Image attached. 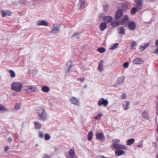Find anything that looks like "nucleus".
I'll use <instances>...</instances> for the list:
<instances>
[{
  "instance_id": "1",
  "label": "nucleus",
  "mask_w": 158,
  "mask_h": 158,
  "mask_svg": "<svg viewBox=\"0 0 158 158\" xmlns=\"http://www.w3.org/2000/svg\"><path fill=\"white\" fill-rule=\"evenodd\" d=\"M38 114V118L41 121H45L47 119V115L45 109L43 107H38L36 108Z\"/></svg>"
},
{
  "instance_id": "2",
  "label": "nucleus",
  "mask_w": 158,
  "mask_h": 158,
  "mask_svg": "<svg viewBox=\"0 0 158 158\" xmlns=\"http://www.w3.org/2000/svg\"><path fill=\"white\" fill-rule=\"evenodd\" d=\"M11 89L17 92H20L22 89L21 84L18 82H14L11 84Z\"/></svg>"
},
{
  "instance_id": "3",
  "label": "nucleus",
  "mask_w": 158,
  "mask_h": 158,
  "mask_svg": "<svg viewBox=\"0 0 158 158\" xmlns=\"http://www.w3.org/2000/svg\"><path fill=\"white\" fill-rule=\"evenodd\" d=\"M97 104L99 106H102L106 107L108 105L109 102L107 99H104L103 98H102L99 99Z\"/></svg>"
},
{
  "instance_id": "4",
  "label": "nucleus",
  "mask_w": 158,
  "mask_h": 158,
  "mask_svg": "<svg viewBox=\"0 0 158 158\" xmlns=\"http://www.w3.org/2000/svg\"><path fill=\"white\" fill-rule=\"evenodd\" d=\"M24 89L27 93H31L38 91V89L34 86H26Z\"/></svg>"
},
{
  "instance_id": "5",
  "label": "nucleus",
  "mask_w": 158,
  "mask_h": 158,
  "mask_svg": "<svg viewBox=\"0 0 158 158\" xmlns=\"http://www.w3.org/2000/svg\"><path fill=\"white\" fill-rule=\"evenodd\" d=\"M73 66V65L72 61L71 60L69 61L67 63L64 68V71L66 75L67 73L71 71V69Z\"/></svg>"
},
{
  "instance_id": "6",
  "label": "nucleus",
  "mask_w": 158,
  "mask_h": 158,
  "mask_svg": "<svg viewBox=\"0 0 158 158\" xmlns=\"http://www.w3.org/2000/svg\"><path fill=\"white\" fill-rule=\"evenodd\" d=\"M66 158H78V157L75 155L74 150L73 149H70L68 153L66 156Z\"/></svg>"
},
{
  "instance_id": "7",
  "label": "nucleus",
  "mask_w": 158,
  "mask_h": 158,
  "mask_svg": "<svg viewBox=\"0 0 158 158\" xmlns=\"http://www.w3.org/2000/svg\"><path fill=\"white\" fill-rule=\"evenodd\" d=\"M53 28L52 29L50 33L52 34L58 33L60 31V26L57 24H54L53 25Z\"/></svg>"
},
{
  "instance_id": "8",
  "label": "nucleus",
  "mask_w": 158,
  "mask_h": 158,
  "mask_svg": "<svg viewBox=\"0 0 158 158\" xmlns=\"http://www.w3.org/2000/svg\"><path fill=\"white\" fill-rule=\"evenodd\" d=\"M112 145L114 148L117 150L123 149L126 150L127 148V147L126 146L119 144H113Z\"/></svg>"
},
{
  "instance_id": "9",
  "label": "nucleus",
  "mask_w": 158,
  "mask_h": 158,
  "mask_svg": "<svg viewBox=\"0 0 158 158\" xmlns=\"http://www.w3.org/2000/svg\"><path fill=\"white\" fill-rule=\"evenodd\" d=\"M70 102L74 105H78V99L76 97H73L70 98L69 99Z\"/></svg>"
},
{
  "instance_id": "10",
  "label": "nucleus",
  "mask_w": 158,
  "mask_h": 158,
  "mask_svg": "<svg viewBox=\"0 0 158 158\" xmlns=\"http://www.w3.org/2000/svg\"><path fill=\"white\" fill-rule=\"evenodd\" d=\"M128 26L130 29L132 31H134L136 29V24L134 22L132 21L128 22Z\"/></svg>"
},
{
  "instance_id": "11",
  "label": "nucleus",
  "mask_w": 158,
  "mask_h": 158,
  "mask_svg": "<svg viewBox=\"0 0 158 158\" xmlns=\"http://www.w3.org/2000/svg\"><path fill=\"white\" fill-rule=\"evenodd\" d=\"M123 15V11L121 10H118L116 13L115 19L116 20L119 19Z\"/></svg>"
},
{
  "instance_id": "12",
  "label": "nucleus",
  "mask_w": 158,
  "mask_h": 158,
  "mask_svg": "<svg viewBox=\"0 0 158 158\" xmlns=\"http://www.w3.org/2000/svg\"><path fill=\"white\" fill-rule=\"evenodd\" d=\"M134 64H142L143 63V61L140 58H136L133 60Z\"/></svg>"
},
{
  "instance_id": "13",
  "label": "nucleus",
  "mask_w": 158,
  "mask_h": 158,
  "mask_svg": "<svg viewBox=\"0 0 158 158\" xmlns=\"http://www.w3.org/2000/svg\"><path fill=\"white\" fill-rule=\"evenodd\" d=\"M123 107L124 110H128L130 108V102L127 101L124 102Z\"/></svg>"
},
{
  "instance_id": "14",
  "label": "nucleus",
  "mask_w": 158,
  "mask_h": 158,
  "mask_svg": "<svg viewBox=\"0 0 158 158\" xmlns=\"http://www.w3.org/2000/svg\"><path fill=\"white\" fill-rule=\"evenodd\" d=\"M96 136L98 139L101 141H104L105 139V137L102 133H97L96 134Z\"/></svg>"
},
{
  "instance_id": "15",
  "label": "nucleus",
  "mask_w": 158,
  "mask_h": 158,
  "mask_svg": "<svg viewBox=\"0 0 158 158\" xmlns=\"http://www.w3.org/2000/svg\"><path fill=\"white\" fill-rule=\"evenodd\" d=\"M136 2V5L135 6L136 8L138 10H141L143 8L142 6V3L143 2V1H140L139 2Z\"/></svg>"
},
{
  "instance_id": "16",
  "label": "nucleus",
  "mask_w": 158,
  "mask_h": 158,
  "mask_svg": "<svg viewBox=\"0 0 158 158\" xmlns=\"http://www.w3.org/2000/svg\"><path fill=\"white\" fill-rule=\"evenodd\" d=\"M37 25L38 26L42 25L45 26H48L47 23L46 21L42 20H39L37 22Z\"/></svg>"
},
{
  "instance_id": "17",
  "label": "nucleus",
  "mask_w": 158,
  "mask_h": 158,
  "mask_svg": "<svg viewBox=\"0 0 158 158\" xmlns=\"http://www.w3.org/2000/svg\"><path fill=\"white\" fill-rule=\"evenodd\" d=\"M103 60H101L99 64L98 69L100 72H102L103 70Z\"/></svg>"
},
{
  "instance_id": "18",
  "label": "nucleus",
  "mask_w": 158,
  "mask_h": 158,
  "mask_svg": "<svg viewBox=\"0 0 158 158\" xmlns=\"http://www.w3.org/2000/svg\"><path fill=\"white\" fill-rule=\"evenodd\" d=\"M149 45V43H145L142 44L139 47V48L141 51H143L146 48L148 47Z\"/></svg>"
},
{
  "instance_id": "19",
  "label": "nucleus",
  "mask_w": 158,
  "mask_h": 158,
  "mask_svg": "<svg viewBox=\"0 0 158 158\" xmlns=\"http://www.w3.org/2000/svg\"><path fill=\"white\" fill-rule=\"evenodd\" d=\"M107 27V25L106 23L103 22L101 23L100 26V29L103 31Z\"/></svg>"
},
{
  "instance_id": "20",
  "label": "nucleus",
  "mask_w": 158,
  "mask_h": 158,
  "mask_svg": "<svg viewBox=\"0 0 158 158\" xmlns=\"http://www.w3.org/2000/svg\"><path fill=\"white\" fill-rule=\"evenodd\" d=\"M11 15V12L9 10H4L2 12V15L3 17H4L6 15Z\"/></svg>"
},
{
  "instance_id": "21",
  "label": "nucleus",
  "mask_w": 158,
  "mask_h": 158,
  "mask_svg": "<svg viewBox=\"0 0 158 158\" xmlns=\"http://www.w3.org/2000/svg\"><path fill=\"white\" fill-rule=\"evenodd\" d=\"M128 20V17L127 15H125L120 21V25H123L126 23Z\"/></svg>"
},
{
  "instance_id": "22",
  "label": "nucleus",
  "mask_w": 158,
  "mask_h": 158,
  "mask_svg": "<svg viewBox=\"0 0 158 158\" xmlns=\"http://www.w3.org/2000/svg\"><path fill=\"white\" fill-rule=\"evenodd\" d=\"M118 33H120L121 34L125 35V30L122 27H119L118 28Z\"/></svg>"
},
{
  "instance_id": "23",
  "label": "nucleus",
  "mask_w": 158,
  "mask_h": 158,
  "mask_svg": "<svg viewBox=\"0 0 158 158\" xmlns=\"http://www.w3.org/2000/svg\"><path fill=\"white\" fill-rule=\"evenodd\" d=\"M103 19L104 21L107 22L108 23H110L112 21L113 19L112 17L110 16H106L104 17Z\"/></svg>"
},
{
  "instance_id": "24",
  "label": "nucleus",
  "mask_w": 158,
  "mask_h": 158,
  "mask_svg": "<svg viewBox=\"0 0 158 158\" xmlns=\"http://www.w3.org/2000/svg\"><path fill=\"white\" fill-rule=\"evenodd\" d=\"M125 153V151L121 150H117L115 152V154L117 156H119L124 154Z\"/></svg>"
},
{
  "instance_id": "25",
  "label": "nucleus",
  "mask_w": 158,
  "mask_h": 158,
  "mask_svg": "<svg viewBox=\"0 0 158 158\" xmlns=\"http://www.w3.org/2000/svg\"><path fill=\"white\" fill-rule=\"evenodd\" d=\"M85 3L84 1L80 0V10H81L85 7Z\"/></svg>"
},
{
  "instance_id": "26",
  "label": "nucleus",
  "mask_w": 158,
  "mask_h": 158,
  "mask_svg": "<svg viewBox=\"0 0 158 158\" xmlns=\"http://www.w3.org/2000/svg\"><path fill=\"white\" fill-rule=\"evenodd\" d=\"M35 128L36 129H39L41 127V124L37 122H34Z\"/></svg>"
},
{
  "instance_id": "27",
  "label": "nucleus",
  "mask_w": 158,
  "mask_h": 158,
  "mask_svg": "<svg viewBox=\"0 0 158 158\" xmlns=\"http://www.w3.org/2000/svg\"><path fill=\"white\" fill-rule=\"evenodd\" d=\"M120 21H114L111 23V25L113 27H115L120 25Z\"/></svg>"
},
{
  "instance_id": "28",
  "label": "nucleus",
  "mask_w": 158,
  "mask_h": 158,
  "mask_svg": "<svg viewBox=\"0 0 158 158\" xmlns=\"http://www.w3.org/2000/svg\"><path fill=\"white\" fill-rule=\"evenodd\" d=\"M135 141V139L133 138H132L131 139L128 140L126 142L127 144V145H131L134 143Z\"/></svg>"
},
{
  "instance_id": "29",
  "label": "nucleus",
  "mask_w": 158,
  "mask_h": 158,
  "mask_svg": "<svg viewBox=\"0 0 158 158\" xmlns=\"http://www.w3.org/2000/svg\"><path fill=\"white\" fill-rule=\"evenodd\" d=\"M142 116L143 118L147 119H148L150 118L148 113L146 111H144L143 113Z\"/></svg>"
},
{
  "instance_id": "30",
  "label": "nucleus",
  "mask_w": 158,
  "mask_h": 158,
  "mask_svg": "<svg viewBox=\"0 0 158 158\" xmlns=\"http://www.w3.org/2000/svg\"><path fill=\"white\" fill-rule=\"evenodd\" d=\"M118 45L119 44L118 43L112 44L110 45V50H114L118 47Z\"/></svg>"
},
{
  "instance_id": "31",
  "label": "nucleus",
  "mask_w": 158,
  "mask_h": 158,
  "mask_svg": "<svg viewBox=\"0 0 158 158\" xmlns=\"http://www.w3.org/2000/svg\"><path fill=\"white\" fill-rule=\"evenodd\" d=\"M41 90L43 92L47 93L49 91V88L47 86H44L42 88Z\"/></svg>"
},
{
  "instance_id": "32",
  "label": "nucleus",
  "mask_w": 158,
  "mask_h": 158,
  "mask_svg": "<svg viewBox=\"0 0 158 158\" xmlns=\"http://www.w3.org/2000/svg\"><path fill=\"white\" fill-rule=\"evenodd\" d=\"M131 48L132 50H134L135 48L137 46V44L134 41H132L131 43Z\"/></svg>"
},
{
  "instance_id": "33",
  "label": "nucleus",
  "mask_w": 158,
  "mask_h": 158,
  "mask_svg": "<svg viewBox=\"0 0 158 158\" xmlns=\"http://www.w3.org/2000/svg\"><path fill=\"white\" fill-rule=\"evenodd\" d=\"M97 51L101 53H102L105 51L106 49L103 47H101L98 48Z\"/></svg>"
},
{
  "instance_id": "34",
  "label": "nucleus",
  "mask_w": 158,
  "mask_h": 158,
  "mask_svg": "<svg viewBox=\"0 0 158 158\" xmlns=\"http://www.w3.org/2000/svg\"><path fill=\"white\" fill-rule=\"evenodd\" d=\"M124 80V78L123 77H121L118 78V81L119 83H123Z\"/></svg>"
},
{
  "instance_id": "35",
  "label": "nucleus",
  "mask_w": 158,
  "mask_h": 158,
  "mask_svg": "<svg viewBox=\"0 0 158 158\" xmlns=\"http://www.w3.org/2000/svg\"><path fill=\"white\" fill-rule=\"evenodd\" d=\"M93 135V134L92 132H89L88 135V139L89 140H91L92 139Z\"/></svg>"
},
{
  "instance_id": "36",
  "label": "nucleus",
  "mask_w": 158,
  "mask_h": 158,
  "mask_svg": "<svg viewBox=\"0 0 158 158\" xmlns=\"http://www.w3.org/2000/svg\"><path fill=\"white\" fill-rule=\"evenodd\" d=\"M9 71L10 73V76L12 78H14L15 76V72L11 70H9Z\"/></svg>"
},
{
  "instance_id": "37",
  "label": "nucleus",
  "mask_w": 158,
  "mask_h": 158,
  "mask_svg": "<svg viewBox=\"0 0 158 158\" xmlns=\"http://www.w3.org/2000/svg\"><path fill=\"white\" fill-rule=\"evenodd\" d=\"M102 113H99L95 117V119L96 120H99L102 117Z\"/></svg>"
},
{
  "instance_id": "38",
  "label": "nucleus",
  "mask_w": 158,
  "mask_h": 158,
  "mask_svg": "<svg viewBox=\"0 0 158 158\" xmlns=\"http://www.w3.org/2000/svg\"><path fill=\"white\" fill-rule=\"evenodd\" d=\"M137 9L135 7L132 8L131 11V14L132 15H135L137 12Z\"/></svg>"
},
{
  "instance_id": "39",
  "label": "nucleus",
  "mask_w": 158,
  "mask_h": 158,
  "mask_svg": "<svg viewBox=\"0 0 158 158\" xmlns=\"http://www.w3.org/2000/svg\"><path fill=\"white\" fill-rule=\"evenodd\" d=\"M7 108L3 106L2 105L0 104V110L3 111H7Z\"/></svg>"
},
{
  "instance_id": "40",
  "label": "nucleus",
  "mask_w": 158,
  "mask_h": 158,
  "mask_svg": "<svg viewBox=\"0 0 158 158\" xmlns=\"http://www.w3.org/2000/svg\"><path fill=\"white\" fill-rule=\"evenodd\" d=\"M44 138L45 140H48L50 138V135L48 134H46L44 136Z\"/></svg>"
},
{
  "instance_id": "41",
  "label": "nucleus",
  "mask_w": 158,
  "mask_h": 158,
  "mask_svg": "<svg viewBox=\"0 0 158 158\" xmlns=\"http://www.w3.org/2000/svg\"><path fill=\"white\" fill-rule=\"evenodd\" d=\"M72 37H76L78 39L79 38V35L78 33V32H76L74 33L72 35Z\"/></svg>"
},
{
  "instance_id": "42",
  "label": "nucleus",
  "mask_w": 158,
  "mask_h": 158,
  "mask_svg": "<svg viewBox=\"0 0 158 158\" xmlns=\"http://www.w3.org/2000/svg\"><path fill=\"white\" fill-rule=\"evenodd\" d=\"M15 109L17 110H19L20 108V104L19 103H17L15 106Z\"/></svg>"
},
{
  "instance_id": "43",
  "label": "nucleus",
  "mask_w": 158,
  "mask_h": 158,
  "mask_svg": "<svg viewBox=\"0 0 158 158\" xmlns=\"http://www.w3.org/2000/svg\"><path fill=\"white\" fill-rule=\"evenodd\" d=\"M122 8L124 10H127L128 9L127 5L126 4H123L122 6Z\"/></svg>"
},
{
  "instance_id": "44",
  "label": "nucleus",
  "mask_w": 158,
  "mask_h": 158,
  "mask_svg": "<svg viewBox=\"0 0 158 158\" xmlns=\"http://www.w3.org/2000/svg\"><path fill=\"white\" fill-rule=\"evenodd\" d=\"M112 141L114 142L113 144H118V143H119L120 142V140L119 139H114L112 140Z\"/></svg>"
},
{
  "instance_id": "45",
  "label": "nucleus",
  "mask_w": 158,
  "mask_h": 158,
  "mask_svg": "<svg viewBox=\"0 0 158 158\" xmlns=\"http://www.w3.org/2000/svg\"><path fill=\"white\" fill-rule=\"evenodd\" d=\"M127 97V95L125 93H123L121 95V98L122 99H125Z\"/></svg>"
},
{
  "instance_id": "46",
  "label": "nucleus",
  "mask_w": 158,
  "mask_h": 158,
  "mask_svg": "<svg viewBox=\"0 0 158 158\" xmlns=\"http://www.w3.org/2000/svg\"><path fill=\"white\" fill-rule=\"evenodd\" d=\"M129 64L128 62H125L123 65V66L125 68H127L128 67Z\"/></svg>"
},
{
  "instance_id": "47",
  "label": "nucleus",
  "mask_w": 158,
  "mask_h": 158,
  "mask_svg": "<svg viewBox=\"0 0 158 158\" xmlns=\"http://www.w3.org/2000/svg\"><path fill=\"white\" fill-rule=\"evenodd\" d=\"M43 158H51V156L47 154H44L43 156Z\"/></svg>"
},
{
  "instance_id": "48",
  "label": "nucleus",
  "mask_w": 158,
  "mask_h": 158,
  "mask_svg": "<svg viewBox=\"0 0 158 158\" xmlns=\"http://www.w3.org/2000/svg\"><path fill=\"white\" fill-rule=\"evenodd\" d=\"M39 136L41 138H42L43 137V134L42 132L39 131L38 132Z\"/></svg>"
},
{
  "instance_id": "49",
  "label": "nucleus",
  "mask_w": 158,
  "mask_h": 158,
  "mask_svg": "<svg viewBox=\"0 0 158 158\" xmlns=\"http://www.w3.org/2000/svg\"><path fill=\"white\" fill-rule=\"evenodd\" d=\"M109 8V6L108 5H105L104 7V10L105 11H107L108 10Z\"/></svg>"
},
{
  "instance_id": "50",
  "label": "nucleus",
  "mask_w": 158,
  "mask_h": 158,
  "mask_svg": "<svg viewBox=\"0 0 158 158\" xmlns=\"http://www.w3.org/2000/svg\"><path fill=\"white\" fill-rule=\"evenodd\" d=\"M9 146H6L4 148V151L5 152H6L9 149Z\"/></svg>"
},
{
  "instance_id": "51",
  "label": "nucleus",
  "mask_w": 158,
  "mask_h": 158,
  "mask_svg": "<svg viewBox=\"0 0 158 158\" xmlns=\"http://www.w3.org/2000/svg\"><path fill=\"white\" fill-rule=\"evenodd\" d=\"M152 52L158 54V47H157L156 50L155 51H153Z\"/></svg>"
},
{
  "instance_id": "52",
  "label": "nucleus",
  "mask_w": 158,
  "mask_h": 158,
  "mask_svg": "<svg viewBox=\"0 0 158 158\" xmlns=\"http://www.w3.org/2000/svg\"><path fill=\"white\" fill-rule=\"evenodd\" d=\"M137 147L139 148H142L143 147V145L142 143H141L140 144L138 145Z\"/></svg>"
},
{
  "instance_id": "53",
  "label": "nucleus",
  "mask_w": 158,
  "mask_h": 158,
  "mask_svg": "<svg viewBox=\"0 0 158 158\" xmlns=\"http://www.w3.org/2000/svg\"><path fill=\"white\" fill-rule=\"evenodd\" d=\"M12 140V139L11 137H9L8 138V142H10V143L11 142Z\"/></svg>"
},
{
  "instance_id": "54",
  "label": "nucleus",
  "mask_w": 158,
  "mask_h": 158,
  "mask_svg": "<svg viewBox=\"0 0 158 158\" xmlns=\"http://www.w3.org/2000/svg\"><path fill=\"white\" fill-rule=\"evenodd\" d=\"M155 44L157 46L158 45V39L156 41Z\"/></svg>"
},
{
  "instance_id": "55",
  "label": "nucleus",
  "mask_w": 158,
  "mask_h": 158,
  "mask_svg": "<svg viewBox=\"0 0 158 158\" xmlns=\"http://www.w3.org/2000/svg\"><path fill=\"white\" fill-rule=\"evenodd\" d=\"M84 80L85 79L84 78L81 79H80V81L81 82H83L84 81Z\"/></svg>"
},
{
  "instance_id": "56",
  "label": "nucleus",
  "mask_w": 158,
  "mask_h": 158,
  "mask_svg": "<svg viewBox=\"0 0 158 158\" xmlns=\"http://www.w3.org/2000/svg\"><path fill=\"white\" fill-rule=\"evenodd\" d=\"M157 110H156V113H157V114L158 115V102L157 105Z\"/></svg>"
},
{
  "instance_id": "57",
  "label": "nucleus",
  "mask_w": 158,
  "mask_h": 158,
  "mask_svg": "<svg viewBox=\"0 0 158 158\" xmlns=\"http://www.w3.org/2000/svg\"><path fill=\"white\" fill-rule=\"evenodd\" d=\"M103 156H97L96 157V158H103Z\"/></svg>"
},
{
  "instance_id": "58",
  "label": "nucleus",
  "mask_w": 158,
  "mask_h": 158,
  "mask_svg": "<svg viewBox=\"0 0 158 158\" xmlns=\"http://www.w3.org/2000/svg\"><path fill=\"white\" fill-rule=\"evenodd\" d=\"M38 72V70L36 69L34 70L33 71V73L34 72H35V73H37Z\"/></svg>"
},
{
  "instance_id": "59",
  "label": "nucleus",
  "mask_w": 158,
  "mask_h": 158,
  "mask_svg": "<svg viewBox=\"0 0 158 158\" xmlns=\"http://www.w3.org/2000/svg\"><path fill=\"white\" fill-rule=\"evenodd\" d=\"M87 87V85H84V88H85V89L86 88V87Z\"/></svg>"
},
{
  "instance_id": "60",
  "label": "nucleus",
  "mask_w": 158,
  "mask_h": 158,
  "mask_svg": "<svg viewBox=\"0 0 158 158\" xmlns=\"http://www.w3.org/2000/svg\"><path fill=\"white\" fill-rule=\"evenodd\" d=\"M135 2H139V1H143L142 0H135Z\"/></svg>"
},
{
  "instance_id": "61",
  "label": "nucleus",
  "mask_w": 158,
  "mask_h": 158,
  "mask_svg": "<svg viewBox=\"0 0 158 158\" xmlns=\"http://www.w3.org/2000/svg\"><path fill=\"white\" fill-rule=\"evenodd\" d=\"M156 157L157 158H158V153L157 154V155L156 156Z\"/></svg>"
},
{
  "instance_id": "62",
  "label": "nucleus",
  "mask_w": 158,
  "mask_h": 158,
  "mask_svg": "<svg viewBox=\"0 0 158 158\" xmlns=\"http://www.w3.org/2000/svg\"><path fill=\"white\" fill-rule=\"evenodd\" d=\"M38 144H36L35 145V146H38Z\"/></svg>"
}]
</instances>
